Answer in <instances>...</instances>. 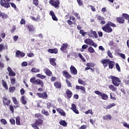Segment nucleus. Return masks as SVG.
Returning a JSON list of instances; mask_svg holds the SVG:
<instances>
[{
	"label": "nucleus",
	"mask_w": 129,
	"mask_h": 129,
	"mask_svg": "<svg viewBox=\"0 0 129 129\" xmlns=\"http://www.w3.org/2000/svg\"><path fill=\"white\" fill-rule=\"evenodd\" d=\"M62 74L63 75V76H64V77H66V78H71L72 76L70 74H69V73H68V72H67V71H63L62 72Z\"/></svg>",
	"instance_id": "nucleus-21"
},
{
	"label": "nucleus",
	"mask_w": 129,
	"mask_h": 129,
	"mask_svg": "<svg viewBox=\"0 0 129 129\" xmlns=\"http://www.w3.org/2000/svg\"><path fill=\"white\" fill-rule=\"evenodd\" d=\"M8 72H9V76H16V73L15 72L13 71V70L11 67H8L7 68Z\"/></svg>",
	"instance_id": "nucleus-10"
},
{
	"label": "nucleus",
	"mask_w": 129,
	"mask_h": 129,
	"mask_svg": "<svg viewBox=\"0 0 129 129\" xmlns=\"http://www.w3.org/2000/svg\"><path fill=\"white\" fill-rule=\"evenodd\" d=\"M28 29L30 32H33L35 31V28L33 25H29L28 26Z\"/></svg>",
	"instance_id": "nucleus-26"
},
{
	"label": "nucleus",
	"mask_w": 129,
	"mask_h": 129,
	"mask_svg": "<svg viewBox=\"0 0 129 129\" xmlns=\"http://www.w3.org/2000/svg\"><path fill=\"white\" fill-rule=\"evenodd\" d=\"M6 101H4V104H6V105H9L10 103H11V100H8L7 101V99H5Z\"/></svg>",
	"instance_id": "nucleus-51"
},
{
	"label": "nucleus",
	"mask_w": 129,
	"mask_h": 129,
	"mask_svg": "<svg viewBox=\"0 0 129 129\" xmlns=\"http://www.w3.org/2000/svg\"><path fill=\"white\" fill-rule=\"evenodd\" d=\"M110 78L112 80V83H113V85H114V86H119V83L121 82V81L119 80V78L113 76H111Z\"/></svg>",
	"instance_id": "nucleus-1"
},
{
	"label": "nucleus",
	"mask_w": 129,
	"mask_h": 129,
	"mask_svg": "<svg viewBox=\"0 0 129 129\" xmlns=\"http://www.w3.org/2000/svg\"><path fill=\"white\" fill-rule=\"evenodd\" d=\"M71 109L76 114H79V111L77 110V108L76 107V105H75V104H72Z\"/></svg>",
	"instance_id": "nucleus-9"
},
{
	"label": "nucleus",
	"mask_w": 129,
	"mask_h": 129,
	"mask_svg": "<svg viewBox=\"0 0 129 129\" xmlns=\"http://www.w3.org/2000/svg\"><path fill=\"white\" fill-rule=\"evenodd\" d=\"M88 51L89 52V53H93L95 52V50H94V49H93L92 47H90L88 49Z\"/></svg>",
	"instance_id": "nucleus-39"
},
{
	"label": "nucleus",
	"mask_w": 129,
	"mask_h": 129,
	"mask_svg": "<svg viewBox=\"0 0 129 129\" xmlns=\"http://www.w3.org/2000/svg\"><path fill=\"white\" fill-rule=\"evenodd\" d=\"M88 48V45L87 44H84L82 46V48L84 50H85V49H87Z\"/></svg>",
	"instance_id": "nucleus-61"
},
{
	"label": "nucleus",
	"mask_w": 129,
	"mask_h": 129,
	"mask_svg": "<svg viewBox=\"0 0 129 129\" xmlns=\"http://www.w3.org/2000/svg\"><path fill=\"white\" fill-rule=\"evenodd\" d=\"M34 84H36V85H40L41 87H44V82L40 79L35 80Z\"/></svg>",
	"instance_id": "nucleus-11"
},
{
	"label": "nucleus",
	"mask_w": 129,
	"mask_h": 129,
	"mask_svg": "<svg viewBox=\"0 0 129 129\" xmlns=\"http://www.w3.org/2000/svg\"><path fill=\"white\" fill-rule=\"evenodd\" d=\"M78 82L79 83V84H82V85H83V86H85L86 85V83H85V82H84V81H83L82 80L79 79L78 80Z\"/></svg>",
	"instance_id": "nucleus-37"
},
{
	"label": "nucleus",
	"mask_w": 129,
	"mask_h": 129,
	"mask_svg": "<svg viewBox=\"0 0 129 129\" xmlns=\"http://www.w3.org/2000/svg\"><path fill=\"white\" fill-rule=\"evenodd\" d=\"M116 68L119 72H120V68L119 67V65H118V63L116 64Z\"/></svg>",
	"instance_id": "nucleus-59"
},
{
	"label": "nucleus",
	"mask_w": 129,
	"mask_h": 129,
	"mask_svg": "<svg viewBox=\"0 0 129 129\" xmlns=\"http://www.w3.org/2000/svg\"><path fill=\"white\" fill-rule=\"evenodd\" d=\"M102 30L106 33H111L112 29L109 27V23H108L102 28Z\"/></svg>",
	"instance_id": "nucleus-2"
},
{
	"label": "nucleus",
	"mask_w": 129,
	"mask_h": 129,
	"mask_svg": "<svg viewBox=\"0 0 129 129\" xmlns=\"http://www.w3.org/2000/svg\"><path fill=\"white\" fill-rule=\"evenodd\" d=\"M66 83L67 84L68 86H69V87H71V83H70V81H69L67 79L66 80Z\"/></svg>",
	"instance_id": "nucleus-57"
},
{
	"label": "nucleus",
	"mask_w": 129,
	"mask_h": 129,
	"mask_svg": "<svg viewBox=\"0 0 129 129\" xmlns=\"http://www.w3.org/2000/svg\"><path fill=\"white\" fill-rule=\"evenodd\" d=\"M2 123H3L4 125L7 124V120L5 119H2L1 120Z\"/></svg>",
	"instance_id": "nucleus-58"
},
{
	"label": "nucleus",
	"mask_w": 129,
	"mask_h": 129,
	"mask_svg": "<svg viewBox=\"0 0 129 129\" xmlns=\"http://www.w3.org/2000/svg\"><path fill=\"white\" fill-rule=\"evenodd\" d=\"M113 106H115V104L114 103H112L111 104L107 105L106 107V109H109L112 107H113Z\"/></svg>",
	"instance_id": "nucleus-36"
},
{
	"label": "nucleus",
	"mask_w": 129,
	"mask_h": 129,
	"mask_svg": "<svg viewBox=\"0 0 129 129\" xmlns=\"http://www.w3.org/2000/svg\"><path fill=\"white\" fill-rule=\"evenodd\" d=\"M0 18H2V20H5L6 19H9V16L0 11Z\"/></svg>",
	"instance_id": "nucleus-16"
},
{
	"label": "nucleus",
	"mask_w": 129,
	"mask_h": 129,
	"mask_svg": "<svg viewBox=\"0 0 129 129\" xmlns=\"http://www.w3.org/2000/svg\"><path fill=\"white\" fill-rule=\"evenodd\" d=\"M67 95L69 97V98H71L72 96V92L70 90H67L66 91Z\"/></svg>",
	"instance_id": "nucleus-28"
},
{
	"label": "nucleus",
	"mask_w": 129,
	"mask_h": 129,
	"mask_svg": "<svg viewBox=\"0 0 129 129\" xmlns=\"http://www.w3.org/2000/svg\"><path fill=\"white\" fill-rule=\"evenodd\" d=\"M57 112H58L59 114H60L61 115H62V116H65L66 115V114L65 113V112L63 109L61 108H57L56 109Z\"/></svg>",
	"instance_id": "nucleus-18"
},
{
	"label": "nucleus",
	"mask_w": 129,
	"mask_h": 129,
	"mask_svg": "<svg viewBox=\"0 0 129 129\" xmlns=\"http://www.w3.org/2000/svg\"><path fill=\"white\" fill-rule=\"evenodd\" d=\"M59 124L62 126H67V122L65 120H61L59 121Z\"/></svg>",
	"instance_id": "nucleus-29"
},
{
	"label": "nucleus",
	"mask_w": 129,
	"mask_h": 129,
	"mask_svg": "<svg viewBox=\"0 0 129 129\" xmlns=\"http://www.w3.org/2000/svg\"><path fill=\"white\" fill-rule=\"evenodd\" d=\"M117 22L119 23V24H123V23H124V19L122 17H119L117 18Z\"/></svg>",
	"instance_id": "nucleus-25"
},
{
	"label": "nucleus",
	"mask_w": 129,
	"mask_h": 129,
	"mask_svg": "<svg viewBox=\"0 0 129 129\" xmlns=\"http://www.w3.org/2000/svg\"><path fill=\"white\" fill-rule=\"evenodd\" d=\"M36 78L32 77L30 79V82L35 84V82L36 81Z\"/></svg>",
	"instance_id": "nucleus-49"
},
{
	"label": "nucleus",
	"mask_w": 129,
	"mask_h": 129,
	"mask_svg": "<svg viewBox=\"0 0 129 129\" xmlns=\"http://www.w3.org/2000/svg\"><path fill=\"white\" fill-rule=\"evenodd\" d=\"M77 90H82V91L85 92V87L81 86H77L76 87Z\"/></svg>",
	"instance_id": "nucleus-27"
},
{
	"label": "nucleus",
	"mask_w": 129,
	"mask_h": 129,
	"mask_svg": "<svg viewBox=\"0 0 129 129\" xmlns=\"http://www.w3.org/2000/svg\"><path fill=\"white\" fill-rule=\"evenodd\" d=\"M118 55L120 56L122 59H125V55H124V54L118 53Z\"/></svg>",
	"instance_id": "nucleus-55"
},
{
	"label": "nucleus",
	"mask_w": 129,
	"mask_h": 129,
	"mask_svg": "<svg viewBox=\"0 0 129 129\" xmlns=\"http://www.w3.org/2000/svg\"><path fill=\"white\" fill-rule=\"evenodd\" d=\"M10 121L11 124H13L14 125H15V124H16V121L15 120V119H10Z\"/></svg>",
	"instance_id": "nucleus-53"
},
{
	"label": "nucleus",
	"mask_w": 129,
	"mask_h": 129,
	"mask_svg": "<svg viewBox=\"0 0 129 129\" xmlns=\"http://www.w3.org/2000/svg\"><path fill=\"white\" fill-rule=\"evenodd\" d=\"M80 34L83 36L85 37L88 35V32L84 31V30H81L80 31Z\"/></svg>",
	"instance_id": "nucleus-22"
},
{
	"label": "nucleus",
	"mask_w": 129,
	"mask_h": 129,
	"mask_svg": "<svg viewBox=\"0 0 129 129\" xmlns=\"http://www.w3.org/2000/svg\"><path fill=\"white\" fill-rule=\"evenodd\" d=\"M10 2L11 0H1V5L2 7L8 9L10 7Z\"/></svg>",
	"instance_id": "nucleus-4"
},
{
	"label": "nucleus",
	"mask_w": 129,
	"mask_h": 129,
	"mask_svg": "<svg viewBox=\"0 0 129 129\" xmlns=\"http://www.w3.org/2000/svg\"><path fill=\"white\" fill-rule=\"evenodd\" d=\"M31 72L34 73H37L40 72V69H37L36 68H33L31 70Z\"/></svg>",
	"instance_id": "nucleus-41"
},
{
	"label": "nucleus",
	"mask_w": 129,
	"mask_h": 129,
	"mask_svg": "<svg viewBox=\"0 0 129 129\" xmlns=\"http://www.w3.org/2000/svg\"><path fill=\"white\" fill-rule=\"evenodd\" d=\"M95 93L101 96L102 99H103L104 100H107L108 99V96H107L106 94L103 93L99 91H95Z\"/></svg>",
	"instance_id": "nucleus-3"
},
{
	"label": "nucleus",
	"mask_w": 129,
	"mask_h": 129,
	"mask_svg": "<svg viewBox=\"0 0 129 129\" xmlns=\"http://www.w3.org/2000/svg\"><path fill=\"white\" fill-rule=\"evenodd\" d=\"M15 90H16V88L15 87H11L9 88V91L12 93H13V92H14Z\"/></svg>",
	"instance_id": "nucleus-46"
},
{
	"label": "nucleus",
	"mask_w": 129,
	"mask_h": 129,
	"mask_svg": "<svg viewBox=\"0 0 129 129\" xmlns=\"http://www.w3.org/2000/svg\"><path fill=\"white\" fill-rule=\"evenodd\" d=\"M89 7H91V9L92 11V12H95L96 11V9H95V8H94V7L90 5Z\"/></svg>",
	"instance_id": "nucleus-63"
},
{
	"label": "nucleus",
	"mask_w": 129,
	"mask_h": 129,
	"mask_svg": "<svg viewBox=\"0 0 129 129\" xmlns=\"http://www.w3.org/2000/svg\"><path fill=\"white\" fill-rule=\"evenodd\" d=\"M20 101L22 103V104H24V105H26L27 104V99H26V97L25 96H22L20 99Z\"/></svg>",
	"instance_id": "nucleus-19"
},
{
	"label": "nucleus",
	"mask_w": 129,
	"mask_h": 129,
	"mask_svg": "<svg viewBox=\"0 0 129 129\" xmlns=\"http://www.w3.org/2000/svg\"><path fill=\"white\" fill-rule=\"evenodd\" d=\"M16 124L17 125H21V122L20 121V116H17L16 118Z\"/></svg>",
	"instance_id": "nucleus-40"
},
{
	"label": "nucleus",
	"mask_w": 129,
	"mask_h": 129,
	"mask_svg": "<svg viewBox=\"0 0 129 129\" xmlns=\"http://www.w3.org/2000/svg\"><path fill=\"white\" fill-rule=\"evenodd\" d=\"M123 126H124L125 127H126L127 128H128V129H129V124H127V123L124 122V123L123 124Z\"/></svg>",
	"instance_id": "nucleus-62"
},
{
	"label": "nucleus",
	"mask_w": 129,
	"mask_h": 129,
	"mask_svg": "<svg viewBox=\"0 0 129 129\" xmlns=\"http://www.w3.org/2000/svg\"><path fill=\"white\" fill-rule=\"evenodd\" d=\"M19 39V36L15 35L13 37V40L14 41V42H17V41H18V39Z\"/></svg>",
	"instance_id": "nucleus-56"
},
{
	"label": "nucleus",
	"mask_w": 129,
	"mask_h": 129,
	"mask_svg": "<svg viewBox=\"0 0 129 129\" xmlns=\"http://www.w3.org/2000/svg\"><path fill=\"white\" fill-rule=\"evenodd\" d=\"M109 59H102L101 62L103 64L104 67H107V65L109 63Z\"/></svg>",
	"instance_id": "nucleus-14"
},
{
	"label": "nucleus",
	"mask_w": 129,
	"mask_h": 129,
	"mask_svg": "<svg viewBox=\"0 0 129 129\" xmlns=\"http://www.w3.org/2000/svg\"><path fill=\"white\" fill-rule=\"evenodd\" d=\"M86 125H82L79 129H86Z\"/></svg>",
	"instance_id": "nucleus-64"
},
{
	"label": "nucleus",
	"mask_w": 129,
	"mask_h": 129,
	"mask_svg": "<svg viewBox=\"0 0 129 129\" xmlns=\"http://www.w3.org/2000/svg\"><path fill=\"white\" fill-rule=\"evenodd\" d=\"M43 123V120L39 119L37 120L34 124H31L32 126L34 128V129H39V127L38 125H40V124H42Z\"/></svg>",
	"instance_id": "nucleus-5"
},
{
	"label": "nucleus",
	"mask_w": 129,
	"mask_h": 129,
	"mask_svg": "<svg viewBox=\"0 0 129 129\" xmlns=\"http://www.w3.org/2000/svg\"><path fill=\"white\" fill-rule=\"evenodd\" d=\"M11 84H12L13 85H15V84H16V79H14V78L11 79Z\"/></svg>",
	"instance_id": "nucleus-47"
},
{
	"label": "nucleus",
	"mask_w": 129,
	"mask_h": 129,
	"mask_svg": "<svg viewBox=\"0 0 129 129\" xmlns=\"http://www.w3.org/2000/svg\"><path fill=\"white\" fill-rule=\"evenodd\" d=\"M49 15L51 16L52 19V20H53V21H58V18H57L56 16L55 15V13H54V12H53V11H51L50 12Z\"/></svg>",
	"instance_id": "nucleus-17"
},
{
	"label": "nucleus",
	"mask_w": 129,
	"mask_h": 129,
	"mask_svg": "<svg viewBox=\"0 0 129 129\" xmlns=\"http://www.w3.org/2000/svg\"><path fill=\"white\" fill-rule=\"evenodd\" d=\"M3 86L6 89H9L8 85H7V83L5 81L3 82Z\"/></svg>",
	"instance_id": "nucleus-48"
},
{
	"label": "nucleus",
	"mask_w": 129,
	"mask_h": 129,
	"mask_svg": "<svg viewBox=\"0 0 129 129\" xmlns=\"http://www.w3.org/2000/svg\"><path fill=\"white\" fill-rule=\"evenodd\" d=\"M45 71L46 75H47L48 76H52V72H51L49 69H45Z\"/></svg>",
	"instance_id": "nucleus-32"
},
{
	"label": "nucleus",
	"mask_w": 129,
	"mask_h": 129,
	"mask_svg": "<svg viewBox=\"0 0 129 129\" xmlns=\"http://www.w3.org/2000/svg\"><path fill=\"white\" fill-rule=\"evenodd\" d=\"M49 4L55 8H58V6L60 5L59 1H55V0L49 1Z\"/></svg>",
	"instance_id": "nucleus-7"
},
{
	"label": "nucleus",
	"mask_w": 129,
	"mask_h": 129,
	"mask_svg": "<svg viewBox=\"0 0 129 129\" xmlns=\"http://www.w3.org/2000/svg\"><path fill=\"white\" fill-rule=\"evenodd\" d=\"M41 112L42 114L46 115V116H49V115H50L49 112H48L47 111H46L45 109L42 110Z\"/></svg>",
	"instance_id": "nucleus-35"
},
{
	"label": "nucleus",
	"mask_w": 129,
	"mask_h": 129,
	"mask_svg": "<svg viewBox=\"0 0 129 129\" xmlns=\"http://www.w3.org/2000/svg\"><path fill=\"white\" fill-rule=\"evenodd\" d=\"M84 42L85 44H87L88 45H91L92 44V43H93V40L90 39H86L84 40Z\"/></svg>",
	"instance_id": "nucleus-20"
},
{
	"label": "nucleus",
	"mask_w": 129,
	"mask_h": 129,
	"mask_svg": "<svg viewBox=\"0 0 129 129\" xmlns=\"http://www.w3.org/2000/svg\"><path fill=\"white\" fill-rule=\"evenodd\" d=\"M55 61H56V59L55 58H51L49 60V62L50 64L53 66H56V62H55Z\"/></svg>",
	"instance_id": "nucleus-31"
},
{
	"label": "nucleus",
	"mask_w": 129,
	"mask_h": 129,
	"mask_svg": "<svg viewBox=\"0 0 129 129\" xmlns=\"http://www.w3.org/2000/svg\"><path fill=\"white\" fill-rule=\"evenodd\" d=\"M68 47V44L66 43L63 44V45H61V47L60 48L61 51H65L66 49H67Z\"/></svg>",
	"instance_id": "nucleus-24"
},
{
	"label": "nucleus",
	"mask_w": 129,
	"mask_h": 129,
	"mask_svg": "<svg viewBox=\"0 0 129 129\" xmlns=\"http://www.w3.org/2000/svg\"><path fill=\"white\" fill-rule=\"evenodd\" d=\"M47 52H48V53H50L51 54H57V53H58V49H48Z\"/></svg>",
	"instance_id": "nucleus-15"
},
{
	"label": "nucleus",
	"mask_w": 129,
	"mask_h": 129,
	"mask_svg": "<svg viewBox=\"0 0 129 129\" xmlns=\"http://www.w3.org/2000/svg\"><path fill=\"white\" fill-rule=\"evenodd\" d=\"M31 19L33 20L34 21V22H38L39 21V18H35L34 17H31Z\"/></svg>",
	"instance_id": "nucleus-54"
},
{
	"label": "nucleus",
	"mask_w": 129,
	"mask_h": 129,
	"mask_svg": "<svg viewBox=\"0 0 129 129\" xmlns=\"http://www.w3.org/2000/svg\"><path fill=\"white\" fill-rule=\"evenodd\" d=\"M86 66L87 67H90V68H91V67L93 68H94L95 66H94V63L92 62H89L86 64Z\"/></svg>",
	"instance_id": "nucleus-38"
},
{
	"label": "nucleus",
	"mask_w": 129,
	"mask_h": 129,
	"mask_svg": "<svg viewBox=\"0 0 129 129\" xmlns=\"http://www.w3.org/2000/svg\"><path fill=\"white\" fill-rule=\"evenodd\" d=\"M86 114H89L90 113L91 115H93V112H92V109H89L88 111L85 112Z\"/></svg>",
	"instance_id": "nucleus-42"
},
{
	"label": "nucleus",
	"mask_w": 129,
	"mask_h": 129,
	"mask_svg": "<svg viewBox=\"0 0 129 129\" xmlns=\"http://www.w3.org/2000/svg\"><path fill=\"white\" fill-rule=\"evenodd\" d=\"M103 118L105 120H110L111 119V115L110 114L106 115L103 116Z\"/></svg>",
	"instance_id": "nucleus-23"
},
{
	"label": "nucleus",
	"mask_w": 129,
	"mask_h": 129,
	"mask_svg": "<svg viewBox=\"0 0 129 129\" xmlns=\"http://www.w3.org/2000/svg\"><path fill=\"white\" fill-rule=\"evenodd\" d=\"M25 54L24 52H22L20 50H17V52H16V57L23 58V57H25Z\"/></svg>",
	"instance_id": "nucleus-12"
},
{
	"label": "nucleus",
	"mask_w": 129,
	"mask_h": 129,
	"mask_svg": "<svg viewBox=\"0 0 129 129\" xmlns=\"http://www.w3.org/2000/svg\"><path fill=\"white\" fill-rule=\"evenodd\" d=\"M109 69H112L113 68V65H114V62L112 61H109Z\"/></svg>",
	"instance_id": "nucleus-34"
},
{
	"label": "nucleus",
	"mask_w": 129,
	"mask_h": 129,
	"mask_svg": "<svg viewBox=\"0 0 129 129\" xmlns=\"http://www.w3.org/2000/svg\"><path fill=\"white\" fill-rule=\"evenodd\" d=\"M79 56L83 61V62H86V59L84 58V57L83 56L82 54L81 53H79Z\"/></svg>",
	"instance_id": "nucleus-43"
},
{
	"label": "nucleus",
	"mask_w": 129,
	"mask_h": 129,
	"mask_svg": "<svg viewBox=\"0 0 129 129\" xmlns=\"http://www.w3.org/2000/svg\"><path fill=\"white\" fill-rule=\"evenodd\" d=\"M20 93L21 95H24V94H25V89L22 88L20 90Z\"/></svg>",
	"instance_id": "nucleus-60"
},
{
	"label": "nucleus",
	"mask_w": 129,
	"mask_h": 129,
	"mask_svg": "<svg viewBox=\"0 0 129 129\" xmlns=\"http://www.w3.org/2000/svg\"><path fill=\"white\" fill-rule=\"evenodd\" d=\"M54 85L56 88H61V83L60 82H55Z\"/></svg>",
	"instance_id": "nucleus-33"
},
{
	"label": "nucleus",
	"mask_w": 129,
	"mask_h": 129,
	"mask_svg": "<svg viewBox=\"0 0 129 129\" xmlns=\"http://www.w3.org/2000/svg\"><path fill=\"white\" fill-rule=\"evenodd\" d=\"M37 95L39 97H40L41 98H43L44 99H47V97H48V95L47 94V92H44L43 93H37Z\"/></svg>",
	"instance_id": "nucleus-8"
},
{
	"label": "nucleus",
	"mask_w": 129,
	"mask_h": 129,
	"mask_svg": "<svg viewBox=\"0 0 129 129\" xmlns=\"http://www.w3.org/2000/svg\"><path fill=\"white\" fill-rule=\"evenodd\" d=\"M123 17H124V19L126 20H129V15L127 14H123Z\"/></svg>",
	"instance_id": "nucleus-52"
},
{
	"label": "nucleus",
	"mask_w": 129,
	"mask_h": 129,
	"mask_svg": "<svg viewBox=\"0 0 129 129\" xmlns=\"http://www.w3.org/2000/svg\"><path fill=\"white\" fill-rule=\"evenodd\" d=\"M12 99L13 100L14 104H19V102H18V100H17V98H16L15 97H13Z\"/></svg>",
	"instance_id": "nucleus-45"
},
{
	"label": "nucleus",
	"mask_w": 129,
	"mask_h": 129,
	"mask_svg": "<svg viewBox=\"0 0 129 129\" xmlns=\"http://www.w3.org/2000/svg\"><path fill=\"white\" fill-rule=\"evenodd\" d=\"M109 89H110V90H112V91H116V90H117V88L114 87L112 85H109Z\"/></svg>",
	"instance_id": "nucleus-30"
},
{
	"label": "nucleus",
	"mask_w": 129,
	"mask_h": 129,
	"mask_svg": "<svg viewBox=\"0 0 129 129\" xmlns=\"http://www.w3.org/2000/svg\"><path fill=\"white\" fill-rule=\"evenodd\" d=\"M107 54L108 55V56L109 57H110V58H113V55H112V53H111L110 50H108L107 51Z\"/></svg>",
	"instance_id": "nucleus-44"
},
{
	"label": "nucleus",
	"mask_w": 129,
	"mask_h": 129,
	"mask_svg": "<svg viewBox=\"0 0 129 129\" xmlns=\"http://www.w3.org/2000/svg\"><path fill=\"white\" fill-rule=\"evenodd\" d=\"M97 20H98L99 21H103L104 20V17H101L100 16H98L97 17Z\"/></svg>",
	"instance_id": "nucleus-50"
},
{
	"label": "nucleus",
	"mask_w": 129,
	"mask_h": 129,
	"mask_svg": "<svg viewBox=\"0 0 129 129\" xmlns=\"http://www.w3.org/2000/svg\"><path fill=\"white\" fill-rule=\"evenodd\" d=\"M71 73L74 75H76L77 74V70L74 67V66H71L70 68Z\"/></svg>",
	"instance_id": "nucleus-13"
},
{
	"label": "nucleus",
	"mask_w": 129,
	"mask_h": 129,
	"mask_svg": "<svg viewBox=\"0 0 129 129\" xmlns=\"http://www.w3.org/2000/svg\"><path fill=\"white\" fill-rule=\"evenodd\" d=\"M88 35L91 38H97L98 35L96 32L92 30H91L90 32H88Z\"/></svg>",
	"instance_id": "nucleus-6"
}]
</instances>
